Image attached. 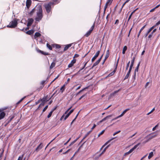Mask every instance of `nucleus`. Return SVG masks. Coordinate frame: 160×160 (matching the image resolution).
<instances>
[{
	"mask_svg": "<svg viewBox=\"0 0 160 160\" xmlns=\"http://www.w3.org/2000/svg\"><path fill=\"white\" fill-rule=\"evenodd\" d=\"M111 0H108L107 2H106L105 4V6L104 7V12H105V11L106 10V8H107L108 6V4L110 2Z\"/></svg>",
	"mask_w": 160,
	"mask_h": 160,
	"instance_id": "nucleus-16",
	"label": "nucleus"
},
{
	"mask_svg": "<svg viewBox=\"0 0 160 160\" xmlns=\"http://www.w3.org/2000/svg\"><path fill=\"white\" fill-rule=\"evenodd\" d=\"M53 112V110H52L49 112V113L48 115V116H47V118H50L51 117Z\"/></svg>",
	"mask_w": 160,
	"mask_h": 160,
	"instance_id": "nucleus-38",
	"label": "nucleus"
},
{
	"mask_svg": "<svg viewBox=\"0 0 160 160\" xmlns=\"http://www.w3.org/2000/svg\"><path fill=\"white\" fill-rule=\"evenodd\" d=\"M132 67L131 66H130L129 70V71H128L129 73H130V72L131 71L132 69Z\"/></svg>",
	"mask_w": 160,
	"mask_h": 160,
	"instance_id": "nucleus-61",
	"label": "nucleus"
},
{
	"mask_svg": "<svg viewBox=\"0 0 160 160\" xmlns=\"http://www.w3.org/2000/svg\"><path fill=\"white\" fill-rule=\"evenodd\" d=\"M54 5V3L52 2H49L47 3L44 4V7L47 13H49L51 11L52 7H53Z\"/></svg>",
	"mask_w": 160,
	"mask_h": 160,
	"instance_id": "nucleus-2",
	"label": "nucleus"
},
{
	"mask_svg": "<svg viewBox=\"0 0 160 160\" xmlns=\"http://www.w3.org/2000/svg\"><path fill=\"white\" fill-rule=\"evenodd\" d=\"M48 106L47 105L44 107V108H43V109L42 110V113L44 112L47 110V109L48 108Z\"/></svg>",
	"mask_w": 160,
	"mask_h": 160,
	"instance_id": "nucleus-45",
	"label": "nucleus"
},
{
	"mask_svg": "<svg viewBox=\"0 0 160 160\" xmlns=\"http://www.w3.org/2000/svg\"><path fill=\"white\" fill-rule=\"evenodd\" d=\"M37 6H36L35 7L33 8L32 10L29 12V14L30 16H32L33 15V12H34L36 10V9H37Z\"/></svg>",
	"mask_w": 160,
	"mask_h": 160,
	"instance_id": "nucleus-12",
	"label": "nucleus"
},
{
	"mask_svg": "<svg viewBox=\"0 0 160 160\" xmlns=\"http://www.w3.org/2000/svg\"><path fill=\"white\" fill-rule=\"evenodd\" d=\"M157 30V29L156 28H155L153 30V31L151 32V34H153V33H154V32H155Z\"/></svg>",
	"mask_w": 160,
	"mask_h": 160,
	"instance_id": "nucleus-63",
	"label": "nucleus"
},
{
	"mask_svg": "<svg viewBox=\"0 0 160 160\" xmlns=\"http://www.w3.org/2000/svg\"><path fill=\"white\" fill-rule=\"evenodd\" d=\"M34 20L32 18H29L28 19V22L27 24L28 27L30 26L33 23Z\"/></svg>",
	"mask_w": 160,
	"mask_h": 160,
	"instance_id": "nucleus-6",
	"label": "nucleus"
},
{
	"mask_svg": "<svg viewBox=\"0 0 160 160\" xmlns=\"http://www.w3.org/2000/svg\"><path fill=\"white\" fill-rule=\"evenodd\" d=\"M135 59V57H133L132 58V60L131 61V63L130 66H131L132 67H133V66Z\"/></svg>",
	"mask_w": 160,
	"mask_h": 160,
	"instance_id": "nucleus-24",
	"label": "nucleus"
},
{
	"mask_svg": "<svg viewBox=\"0 0 160 160\" xmlns=\"http://www.w3.org/2000/svg\"><path fill=\"white\" fill-rule=\"evenodd\" d=\"M14 116H10L9 117V119H10L11 120H12L14 118Z\"/></svg>",
	"mask_w": 160,
	"mask_h": 160,
	"instance_id": "nucleus-56",
	"label": "nucleus"
},
{
	"mask_svg": "<svg viewBox=\"0 0 160 160\" xmlns=\"http://www.w3.org/2000/svg\"><path fill=\"white\" fill-rule=\"evenodd\" d=\"M51 98V97H48V95H47L46 96H45L42 98H40V100L41 102L45 104V102L49 100Z\"/></svg>",
	"mask_w": 160,
	"mask_h": 160,
	"instance_id": "nucleus-4",
	"label": "nucleus"
},
{
	"mask_svg": "<svg viewBox=\"0 0 160 160\" xmlns=\"http://www.w3.org/2000/svg\"><path fill=\"white\" fill-rule=\"evenodd\" d=\"M119 58H118V59L117 60V63L116 64V67H115V69H116L117 68V66H118V63L119 60Z\"/></svg>",
	"mask_w": 160,
	"mask_h": 160,
	"instance_id": "nucleus-57",
	"label": "nucleus"
},
{
	"mask_svg": "<svg viewBox=\"0 0 160 160\" xmlns=\"http://www.w3.org/2000/svg\"><path fill=\"white\" fill-rule=\"evenodd\" d=\"M52 46L53 48H55L56 49H58L61 48V46L58 44H54Z\"/></svg>",
	"mask_w": 160,
	"mask_h": 160,
	"instance_id": "nucleus-19",
	"label": "nucleus"
},
{
	"mask_svg": "<svg viewBox=\"0 0 160 160\" xmlns=\"http://www.w3.org/2000/svg\"><path fill=\"white\" fill-rule=\"evenodd\" d=\"M122 116L121 115V114H120V115L118 116L117 117H116V118L112 119V121H113L114 120H116L118 118H119L120 117H121Z\"/></svg>",
	"mask_w": 160,
	"mask_h": 160,
	"instance_id": "nucleus-48",
	"label": "nucleus"
},
{
	"mask_svg": "<svg viewBox=\"0 0 160 160\" xmlns=\"http://www.w3.org/2000/svg\"><path fill=\"white\" fill-rule=\"evenodd\" d=\"M88 88V87H87L84 88H83V89H82L81 90H80L79 92H78V93H77V94H76V95H78L81 92H82L84 91L85 90H86V89H87Z\"/></svg>",
	"mask_w": 160,
	"mask_h": 160,
	"instance_id": "nucleus-20",
	"label": "nucleus"
},
{
	"mask_svg": "<svg viewBox=\"0 0 160 160\" xmlns=\"http://www.w3.org/2000/svg\"><path fill=\"white\" fill-rule=\"evenodd\" d=\"M127 49V46H124L123 48L122 52V53L123 54H124L125 53V51H126Z\"/></svg>",
	"mask_w": 160,
	"mask_h": 160,
	"instance_id": "nucleus-26",
	"label": "nucleus"
},
{
	"mask_svg": "<svg viewBox=\"0 0 160 160\" xmlns=\"http://www.w3.org/2000/svg\"><path fill=\"white\" fill-rule=\"evenodd\" d=\"M153 133L149 134L146 136L145 138H147L149 136H151L149 138V140H151L156 136V135H153Z\"/></svg>",
	"mask_w": 160,
	"mask_h": 160,
	"instance_id": "nucleus-10",
	"label": "nucleus"
},
{
	"mask_svg": "<svg viewBox=\"0 0 160 160\" xmlns=\"http://www.w3.org/2000/svg\"><path fill=\"white\" fill-rule=\"evenodd\" d=\"M121 132V131L120 130H119V131H118L117 132H115L113 134V136H115V135H116L118 133H119L120 132Z\"/></svg>",
	"mask_w": 160,
	"mask_h": 160,
	"instance_id": "nucleus-51",
	"label": "nucleus"
},
{
	"mask_svg": "<svg viewBox=\"0 0 160 160\" xmlns=\"http://www.w3.org/2000/svg\"><path fill=\"white\" fill-rule=\"evenodd\" d=\"M160 24V20L158 21L156 24L155 25L152 26V27H153V28H154L155 27H156L159 24Z\"/></svg>",
	"mask_w": 160,
	"mask_h": 160,
	"instance_id": "nucleus-41",
	"label": "nucleus"
},
{
	"mask_svg": "<svg viewBox=\"0 0 160 160\" xmlns=\"http://www.w3.org/2000/svg\"><path fill=\"white\" fill-rule=\"evenodd\" d=\"M140 62H139L138 63V64L137 66L136 67V68L135 69V72H138V68H139V66H140Z\"/></svg>",
	"mask_w": 160,
	"mask_h": 160,
	"instance_id": "nucleus-25",
	"label": "nucleus"
},
{
	"mask_svg": "<svg viewBox=\"0 0 160 160\" xmlns=\"http://www.w3.org/2000/svg\"><path fill=\"white\" fill-rule=\"evenodd\" d=\"M34 32V31L33 30H30L26 32V33L28 35H31L33 34Z\"/></svg>",
	"mask_w": 160,
	"mask_h": 160,
	"instance_id": "nucleus-17",
	"label": "nucleus"
},
{
	"mask_svg": "<svg viewBox=\"0 0 160 160\" xmlns=\"http://www.w3.org/2000/svg\"><path fill=\"white\" fill-rule=\"evenodd\" d=\"M37 17L35 18L36 21L39 22L43 18L42 10L41 6H37Z\"/></svg>",
	"mask_w": 160,
	"mask_h": 160,
	"instance_id": "nucleus-1",
	"label": "nucleus"
},
{
	"mask_svg": "<svg viewBox=\"0 0 160 160\" xmlns=\"http://www.w3.org/2000/svg\"><path fill=\"white\" fill-rule=\"evenodd\" d=\"M97 58V57L96 56L94 55V56L92 58V62H93Z\"/></svg>",
	"mask_w": 160,
	"mask_h": 160,
	"instance_id": "nucleus-46",
	"label": "nucleus"
},
{
	"mask_svg": "<svg viewBox=\"0 0 160 160\" xmlns=\"http://www.w3.org/2000/svg\"><path fill=\"white\" fill-rule=\"evenodd\" d=\"M78 139V138H77L74 141L72 142L69 145V146H70L72 145H73L74 143L77 141V140Z\"/></svg>",
	"mask_w": 160,
	"mask_h": 160,
	"instance_id": "nucleus-32",
	"label": "nucleus"
},
{
	"mask_svg": "<svg viewBox=\"0 0 160 160\" xmlns=\"http://www.w3.org/2000/svg\"><path fill=\"white\" fill-rule=\"evenodd\" d=\"M120 89H119L118 90L114 91L111 94V96H114L115 94L118 93L120 91Z\"/></svg>",
	"mask_w": 160,
	"mask_h": 160,
	"instance_id": "nucleus-29",
	"label": "nucleus"
},
{
	"mask_svg": "<svg viewBox=\"0 0 160 160\" xmlns=\"http://www.w3.org/2000/svg\"><path fill=\"white\" fill-rule=\"evenodd\" d=\"M115 138H112L110 139L107 142H106L105 144L102 147V148H101L100 149V151L102 149V148L107 144L109 142L111 141L112 140H113Z\"/></svg>",
	"mask_w": 160,
	"mask_h": 160,
	"instance_id": "nucleus-13",
	"label": "nucleus"
},
{
	"mask_svg": "<svg viewBox=\"0 0 160 160\" xmlns=\"http://www.w3.org/2000/svg\"><path fill=\"white\" fill-rule=\"evenodd\" d=\"M25 98V97H24L22 98L18 102H17V104H18L20 102H21L22 100H23L24 98Z\"/></svg>",
	"mask_w": 160,
	"mask_h": 160,
	"instance_id": "nucleus-62",
	"label": "nucleus"
},
{
	"mask_svg": "<svg viewBox=\"0 0 160 160\" xmlns=\"http://www.w3.org/2000/svg\"><path fill=\"white\" fill-rule=\"evenodd\" d=\"M44 105V104L42 102L39 105L38 108H40L42 106H43Z\"/></svg>",
	"mask_w": 160,
	"mask_h": 160,
	"instance_id": "nucleus-55",
	"label": "nucleus"
},
{
	"mask_svg": "<svg viewBox=\"0 0 160 160\" xmlns=\"http://www.w3.org/2000/svg\"><path fill=\"white\" fill-rule=\"evenodd\" d=\"M36 50H37V52L39 53H41L42 52V51H41L40 50H39L38 48H37L36 49Z\"/></svg>",
	"mask_w": 160,
	"mask_h": 160,
	"instance_id": "nucleus-59",
	"label": "nucleus"
},
{
	"mask_svg": "<svg viewBox=\"0 0 160 160\" xmlns=\"http://www.w3.org/2000/svg\"><path fill=\"white\" fill-rule=\"evenodd\" d=\"M72 44H69L66 45L64 48L63 51H66L72 45Z\"/></svg>",
	"mask_w": 160,
	"mask_h": 160,
	"instance_id": "nucleus-14",
	"label": "nucleus"
},
{
	"mask_svg": "<svg viewBox=\"0 0 160 160\" xmlns=\"http://www.w3.org/2000/svg\"><path fill=\"white\" fill-rule=\"evenodd\" d=\"M79 56V55L78 54H76L74 55V58H78Z\"/></svg>",
	"mask_w": 160,
	"mask_h": 160,
	"instance_id": "nucleus-64",
	"label": "nucleus"
},
{
	"mask_svg": "<svg viewBox=\"0 0 160 160\" xmlns=\"http://www.w3.org/2000/svg\"><path fill=\"white\" fill-rule=\"evenodd\" d=\"M74 110V109H72L69 112H68V113L70 115L73 112Z\"/></svg>",
	"mask_w": 160,
	"mask_h": 160,
	"instance_id": "nucleus-54",
	"label": "nucleus"
},
{
	"mask_svg": "<svg viewBox=\"0 0 160 160\" xmlns=\"http://www.w3.org/2000/svg\"><path fill=\"white\" fill-rule=\"evenodd\" d=\"M140 144V143H138L135 146H134L133 148H132L134 149L135 150V149L137 148Z\"/></svg>",
	"mask_w": 160,
	"mask_h": 160,
	"instance_id": "nucleus-44",
	"label": "nucleus"
},
{
	"mask_svg": "<svg viewBox=\"0 0 160 160\" xmlns=\"http://www.w3.org/2000/svg\"><path fill=\"white\" fill-rule=\"evenodd\" d=\"M130 73H129L128 72L126 74V76H125V77H124V80H125L127 79H128L129 76V75H130Z\"/></svg>",
	"mask_w": 160,
	"mask_h": 160,
	"instance_id": "nucleus-31",
	"label": "nucleus"
},
{
	"mask_svg": "<svg viewBox=\"0 0 160 160\" xmlns=\"http://www.w3.org/2000/svg\"><path fill=\"white\" fill-rule=\"evenodd\" d=\"M115 71H116L115 70L113 71L112 72H111L110 73H109L108 74V76L110 77V76H112L114 74L115 72Z\"/></svg>",
	"mask_w": 160,
	"mask_h": 160,
	"instance_id": "nucleus-35",
	"label": "nucleus"
},
{
	"mask_svg": "<svg viewBox=\"0 0 160 160\" xmlns=\"http://www.w3.org/2000/svg\"><path fill=\"white\" fill-rule=\"evenodd\" d=\"M5 113L4 112H2L0 113V120L2 119L5 117Z\"/></svg>",
	"mask_w": 160,
	"mask_h": 160,
	"instance_id": "nucleus-15",
	"label": "nucleus"
},
{
	"mask_svg": "<svg viewBox=\"0 0 160 160\" xmlns=\"http://www.w3.org/2000/svg\"><path fill=\"white\" fill-rule=\"evenodd\" d=\"M105 130H103L98 135V137H99L102 134L105 132Z\"/></svg>",
	"mask_w": 160,
	"mask_h": 160,
	"instance_id": "nucleus-43",
	"label": "nucleus"
},
{
	"mask_svg": "<svg viewBox=\"0 0 160 160\" xmlns=\"http://www.w3.org/2000/svg\"><path fill=\"white\" fill-rule=\"evenodd\" d=\"M100 62V59H98L94 63H93L92 67L91 68V69L93 68L94 67L98 65Z\"/></svg>",
	"mask_w": 160,
	"mask_h": 160,
	"instance_id": "nucleus-11",
	"label": "nucleus"
},
{
	"mask_svg": "<svg viewBox=\"0 0 160 160\" xmlns=\"http://www.w3.org/2000/svg\"><path fill=\"white\" fill-rule=\"evenodd\" d=\"M67 115L65 116V113L62 116L61 118L60 119V120H62V119L64 118V120H66L67 118L70 115L68 114V113L66 114Z\"/></svg>",
	"mask_w": 160,
	"mask_h": 160,
	"instance_id": "nucleus-9",
	"label": "nucleus"
},
{
	"mask_svg": "<svg viewBox=\"0 0 160 160\" xmlns=\"http://www.w3.org/2000/svg\"><path fill=\"white\" fill-rule=\"evenodd\" d=\"M153 155V152H150L149 154V156H148V159H150Z\"/></svg>",
	"mask_w": 160,
	"mask_h": 160,
	"instance_id": "nucleus-28",
	"label": "nucleus"
},
{
	"mask_svg": "<svg viewBox=\"0 0 160 160\" xmlns=\"http://www.w3.org/2000/svg\"><path fill=\"white\" fill-rule=\"evenodd\" d=\"M130 63V61H129V62L127 64V67H126V70H128V68L129 67Z\"/></svg>",
	"mask_w": 160,
	"mask_h": 160,
	"instance_id": "nucleus-50",
	"label": "nucleus"
},
{
	"mask_svg": "<svg viewBox=\"0 0 160 160\" xmlns=\"http://www.w3.org/2000/svg\"><path fill=\"white\" fill-rule=\"evenodd\" d=\"M92 132V130H90V131H89L87 133V134H86L85 136V137L83 138V139H85L86 137H87L88 135L89 134Z\"/></svg>",
	"mask_w": 160,
	"mask_h": 160,
	"instance_id": "nucleus-37",
	"label": "nucleus"
},
{
	"mask_svg": "<svg viewBox=\"0 0 160 160\" xmlns=\"http://www.w3.org/2000/svg\"><path fill=\"white\" fill-rule=\"evenodd\" d=\"M109 55H110L109 50L108 49L107 51L106 54V55L105 56L108 58V57H109Z\"/></svg>",
	"mask_w": 160,
	"mask_h": 160,
	"instance_id": "nucleus-36",
	"label": "nucleus"
},
{
	"mask_svg": "<svg viewBox=\"0 0 160 160\" xmlns=\"http://www.w3.org/2000/svg\"><path fill=\"white\" fill-rule=\"evenodd\" d=\"M72 108V107H70L65 112V114H67L68 112Z\"/></svg>",
	"mask_w": 160,
	"mask_h": 160,
	"instance_id": "nucleus-53",
	"label": "nucleus"
},
{
	"mask_svg": "<svg viewBox=\"0 0 160 160\" xmlns=\"http://www.w3.org/2000/svg\"><path fill=\"white\" fill-rule=\"evenodd\" d=\"M47 46L48 48L50 50H52V46L49 44L48 43H47Z\"/></svg>",
	"mask_w": 160,
	"mask_h": 160,
	"instance_id": "nucleus-34",
	"label": "nucleus"
},
{
	"mask_svg": "<svg viewBox=\"0 0 160 160\" xmlns=\"http://www.w3.org/2000/svg\"><path fill=\"white\" fill-rule=\"evenodd\" d=\"M23 156H24V154H22V155L21 157L20 156L18 157V160H21V159L22 160V158L23 157Z\"/></svg>",
	"mask_w": 160,
	"mask_h": 160,
	"instance_id": "nucleus-58",
	"label": "nucleus"
},
{
	"mask_svg": "<svg viewBox=\"0 0 160 160\" xmlns=\"http://www.w3.org/2000/svg\"><path fill=\"white\" fill-rule=\"evenodd\" d=\"M91 32H92L89 30L87 32L86 34L84 35V36L87 37L90 35Z\"/></svg>",
	"mask_w": 160,
	"mask_h": 160,
	"instance_id": "nucleus-22",
	"label": "nucleus"
},
{
	"mask_svg": "<svg viewBox=\"0 0 160 160\" xmlns=\"http://www.w3.org/2000/svg\"><path fill=\"white\" fill-rule=\"evenodd\" d=\"M41 34L38 32H36L35 33L34 35V37L35 38H37L41 36Z\"/></svg>",
	"mask_w": 160,
	"mask_h": 160,
	"instance_id": "nucleus-18",
	"label": "nucleus"
},
{
	"mask_svg": "<svg viewBox=\"0 0 160 160\" xmlns=\"http://www.w3.org/2000/svg\"><path fill=\"white\" fill-rule=\"evenodd\" d=\"M130 154V153L129 152H126L124 154V155H123V157L122 158V160L124 158V157L126 156V155H127L128 154Z\"/></svg>",
	"mask_w": 160,
	"mask_h": 160,
	"instance_id": "nucleus-49",
	"label": "nucleus"
},
{
	"mask_svg": "<svg viewBox=\"0 0 160 160\" xmlns=\"http://www.w3.org/2000/svg\"><path fill=\"white\" fill-rule=\"evenodd\" d=\"M41 54H43V55H48L49 54L48 53V52H44L43 51H42V53H41Z\"/></svg>",
	"mask_w": 160,
	"mask_h": 160,
	"instance_id": "nucleus-47",
	"label": "nucleus"
},
{
	"mask_svg": "<svg viewBox=\"0 0 160 160\" xmlns=\"http://www.w3.org/2000/svg\"><path fill=\"white\" fill-rule=\"evenodd\" d=\"M112 115H108L105 118H104L102 119V121H104L106 120L108 118H109L111 117L112 116Z\"/></svg>",
	"mask_w": 160,
	"mask_h": 160,
	"instance_id": "nucleus-27",
	"label": "nucleus"
},
{
	"mask_svg": "<svg viewBox=\"0 0 160 160\" xmlns=\"http://www.w3.org/2000/svg\"><path fill=\"white\" fill-rule=\"evenodd\" d=\"M18 23L17 21L15 20L11 22L9 25H7V27L9 28H14L17 26Z\"/></svg>",
	"mask_w": 160,
	"mask_h": 160,
	"instance_id": "nucleus-3",
	"label": "nucleus"
},
{
	"mask_svg": "<svg viewBox=\"0 0 160 160\" xmlns=\"http://www.w3.org/2000/svg\"><path fill=\"white\" fill-rule=\"evenodd\" d=\"M43 147V144L42 143H41L36 148L34 151V152H37L40 150H41Z\"/></svg>",
	"mask_w": 160,
	"mask_h": 160,
	"instance_id": "nucleus-5",
	"label": "nucleus"
},
{
	"mask_svg": "<svg viewBox=\"0 0 160 160\" xmlns=\"http://www.w3.org/2000/svg\"><path fill=\"white\" fill-rule=\"evenodd\" d=\"M76 59H73L71 62L68 65V67L70 68L72 67L73 64L76 62Z\"/></svg>",
	"mask_w": 160,
	"mask_h": 160,
	"instance_id": "nucleus-7",
	"label": "nucleus"
},
{
	"mask_svg": "<svg viewBox=\"0 0 160 160\" xmlns=\"http://www.w3.org/2000/svg\"><path fill=\"white\" fill-rule=\"evenodd\" d=\"M146 25H145L143 27H142V28L140 29L139 32V33H138V38L140 35V33H141V32L143 30V29L145 28V27L146 26Z\"/></svg>",
	"mask_w": 160,
	"mask_h": 160,
	"instance_id": "nucleus-21",
	"label": "nucleus"
},
{
	"mask_svg": "<svg viewBox=\"0 0 160 160\" xmlns=\"http://www.w3.org/2000/svg\"><path fill=\"white\" fill-rule=\"evenodd\" d=\"M86 94H84L82 95V96H81L78 99V100H81L83 98L84 96H85L86 95Z\"/></svg>",
	"mask_w": 160,
	"mask_h": 160,
	"instance_id": "nucleus-52",
	"label": "nucleus"
},
{
	"mask_svg": "<svg viewBox=\"0 0 160 160\" xmlns=\"http://www.w3.org/2000/svg\"><path fill=\"white\" fill-rule=\"evenodd\" d=\"M41 102V101L40 100V99L38 100L35 103V105H36L38 104L40 102Z\"/></svg>",
	"mask_w": 160,
	"mask_h": 160,
	"instance_id": "nucleus-60",
	"label": "nucleus"
},
{
	"mask_svg": "<svg viewBox=\"0 0 160 160\" xmlns=\"http://www.w3.org/2000/svg\"><path fill=\"white\" fill-rule=\"evenodd\" d=\"M55 62H52V63H51V64L50 67V69L54 67H55Z\"/></svg>",
	"mask_w": 160,
	"mask_h": 160,
	"instance_id": "nucleus-33",
	"label": "nucleus"
},
{
	"mask_svg": "<svg viewBox=\"0 0 160 160\" xmlns=\"http://www.w3.org/2000/svg\"><path fill=\"white\" fill-rule=\"evenodd\" d=\"M65 85L64 84L62 86L61 88H60V90L61 91H62V92L64 90V89H65V88H65Z\"/></svg>",
	"mask_w": 160,
	"mask_h": 160,
	"instance_id": "nucleus-40",
	"label": "nucleus"
},
{
	"mask_svg": "<svg viewBox=\"0 0 160 160\" xmlns=\"http://www.w3.org/2000/svg\"><path fill=\"white\" fill-rule=\"evenodd\" d=\"M101 49L100 50L98 51L95 54V56H96L97 57H98L100 53V52Z\"/></svg>",
	"mask_w": 160,
	"mask_h": 160,
	"instance_id": "nucleus-42",
	"label": "nucleus"
},
{
	"mask_svg": "<svg viewBox=\"0 0 160 160\" xmlns=\"http://www.w3.org/2000/svg\"><path fill=\"white\" fill-rule=\"evenodd\" d=\"M95 27V22H94L93 24V25L91 27L90 31L92 32V31H93V28H94V27Z\"/></svg>",
	"mask_w": 160,
	"mask_h": 160,
	"instance_id": "nucleus-39",
	"label": "nucleus"
},
{
	"mask_svg": "<svg viewBox=\"0 0 160 160\" xmlns=\"http://www.w3.org/2000/svg\"><path fill=\"white\" fill-rule=\"evenodd\" d=\"M85 142H83L79 147V148H78V149L77 150V151H76L74 153V154H76L80 150L81 148L82 147V146L84 144Z\"/></svg>",
	"mask_w": 160,
	"mask_h": 160,
	"instance_id": "nucleus-23",
	"label": "nucleus"
},
{
	"mask_svg": "<svg viewBox=\"0 0 160 160\" xmlns=\"http://www.w3.org/2000/svg\"><path fill=\"white\" fill-rule=\"evenodd\" d=\"M120 89H119L118 90L114 91L111 94V96H114L115 94L118 93L120 91Z\"/></svg>",
	"mask_w": 160,
	"mask_h": 160,
	"instance_id": "nucleus-30",
	"label": "nucleus"
},
{
	"mask_svg": "<svg viewBox=\"0 0 160 160\" xmlns=\"http://www.w3.org/2000/svg\"><path fill=\"white\" fill-rule=\"evenodd\" d=\"M32 3L31 0H27L26 6L28 8H29Z\"/></svg>",
	"mask_w": 160,
	"mask_h": 160,
	"instance_id": "nucleus-8",
	"label": "nucleus"
}]
</instances>
